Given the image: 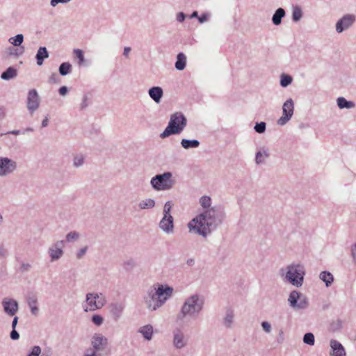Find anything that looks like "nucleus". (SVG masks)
Listing matches in <instances>:
<instances>
[{"instance_id":"nucleus-34","label":"nucleus","mask_w":356,"mask_h":356,"mask_svg":"<svg viewBox=\"0 0 356 356\" xmlns=\"http://www.w3.org/2000/svg\"><path fill=\"white\" fill-rule=\"evenodd\" d=\"M27 303L31 309V313L33 315H37L39 311L37 307V298L35 297H29L27 300Z\"/></svg>"},{"instance_id":"nucleus-26","label":"nucleus","mask_w":356,"mask_h":356,"mask_svg":"<svg viewBox=\"0 0 356 356\" xmlns=\"http://www.w3.org/2000/svg\"><path fill=\"white\" fill-rule=\"evenodd\" d=\"M337 104L340 109H350L355 106V104L352 101H348L345 97H340L337 99Z\"/></svg>"},{"instance_id":"nucleus-25","label":"nucleus","mask_w":356,"mask_h":356,"mask_svg":"<svg viewBox=\"0 0 356 356\" xmlns=\"http://www.w3.org/2000/svg\"><path fill=\"white\" fill-rule=\"evenodd\" d=\"M48 57L49 53L47 48L44 47H40L35 56L38 65L41 66L43 64L44 60Z\"/></svg>"},{"instance_id":"nucleus-17","label":"nucleus","mask_w":356,"mask_h":356,"mask_svg":"<svg viewBox=\"0 0 356 356\" xmlns=\"http://www.w3.org/2000/svg\"><path fill=\"white\" fill-rule=\"evenodd\" d=\"M124 308L125 305L122 302H114L108 305L109 313L115 321L122 317Z\"/></svg>"},{"instance_id":"nucleus-23","label":"nucleus","mask_w":356,"mask_h":356,"mask_svg":"<svg viewBox=\"0 0 356 356\" xmlns=\"http://www.w3.org/2000/svg\"><path fill=\"white\" fill-rule=\"evenodd\" d=\"M138 332L142 334L147 341H150L153 336V327L150 324L145 325L138 329Z\"/></svg>"},{"instance_id":"nucleus-5","label":"nucleus","mask_w":356,"mask_h":356,"mask_svg":"<svg viewBox=\"0 0 356 356\" xmlns=\"http://www.w3.org/2000/svg\"><path fill=\"white\" fill-rule=\"evenodd\" d=\"M187 124V119L181 112H176L170 115L168 126L161 134V138H165L171 135L181 134Z\"/></svg>"},{"instance_id":"nucleus-50","label":"nucleus","mask_w":356,"mask_h":356,"mask_svg":"<svg viewBox=\"0 0 356 356\" xmlns=\"http://www.w3.org/2000/svg\"><path fill=\"white\" fill-rule=\"evenodd\" d=\"M59 81L58 76L56 73H52L49 77V83H57Z\"/></svg>"},{"instance_id":"nucleus-35","label":"nucleus","mask_w":356,"mask_h":356,"mask_svg":"<svg viewBox=\"0 0 356 356\" xmlns=\"http://www.w3.org/2000/svg\"><path fill=\"white\" fill-rule=\"evenodd\" d=\"M200 204L204 209H209L211 208V198L209 196L204 195L200 198Z\"/></svg>"},{"instance_id":"nucleus-27","label":"nucleus","mask_w":356,"mask_h":356,"mask_svg":"<svg viewBox=\"0 0 356 356\" xmlns=\"http://www.w3.org/2000/svg\"><path fill=\"white\" fill-rule=\"evenodd\" d=\"M303 17V11L300 6H292V21L293 22H298Z\"/></svg>"},{"instance_id":"nucleus-61","label":"nucleus","mask_w":356,"mask_h":356,"mask_svg":"<svg viewBox=\"0 0 356 356\" xmlns=\"http://www.w3.org/2000/svg\"><path fill=\"white\" fill-rule=\"evenodd\" d=\"M18 323V317L15 316L12 322V328L15 329Z\"/></svg>"},{"instance_id":"nucleus-9","label":"nucleus","mask_w":356,"mask_h":356,"mask_svg":"<svg viewBox=\"0 0 356 356\" xmlns=\"http://www.w3.org/2000/svg\"><path fill=\"white\" fill-rule=\"evenodd\" d=\"M294 112V102L288 99L282 105V115L277 120V124L285 125L292 118Z\"/></svg>"},{"instance_id":"nucleus-7","label":"nucleus","mask_w":356,"mask_h":356,"mask_svg":"<svg viewBox=\"0 0 356 356\" xmlns=\"http://www.w3.org/2000/svg\"><path fill=\"white\" fill-rule=\"evenodd\" d=\"M106 302V297L102 293H88L86 296L85 312H94L102 308Z\"/></svg>"},{"instance_id":"nucleus-60","label":"nucleus","mask_w":356,"mask_h":356,"mask_svg":"<svg viewBox=\"0 0 356 356\" xmlns=\"http://www.w3.org/2000/svg\"><path fill=\"white\" fill-rule=\"evenodd\" d=\"M6 116V108L0 106V118H3Z\"/></svg>"},{"instance_id":"nucleus-51","label":"nucleus","mask_w":356,"mask_h":356,"mask_svg":"<svg viewBox=\"0 0 356 356\" xmlns=\"http://www.w3.org/2000/svg\"><path fill=\"white\" fill-rule=\"evenodd\" d=\"M8 255V250L5 246L0 243V259L4 258Z\"/></svg>"},{"instance_id":"nucleus-30","label":"nucleus","mask_w":356,"mask_h":356,"mask_svg":"<svg viewBox=\"0 0 356 356\" xmlns=\"http://www.w3.org/2000/svg\"><path fill=\"white\" fill-rule=\"evenodd\" d=\"M200 144L199 140L195 139L188 140L184 138L181 140V147L185 149L197 148L200 146Z\"/></svg>"},{"instance_id":"nucleus-18","label":"nucleus","mask_w":356,"mask_h":356,"mask_svg":"<svg viewBox=\"0 0 356 356\" xmlns=\"http://www.w3.org/2000/svg\"><path fill=\"white\" fill-rule=\"evenodd\" d=\"M188 340L184 333L179 329H176L172 332V344L177 349H181L186 346Z\"/></svg>"},{"instance_id":"nucleus-4","label":"nucleus","mask_w":356,"mask_h":356,"mask_svg":"<svg viewBox=\"0 0 356 356\" xmlns=\"http://www.w3.org/2000/svg\"><path fill=\"white\" fill-rule=\"evenodd\" d=\"M305 275V267L300 262H292L280 270L282 280L297 288L302 286Z\"/></svg>"},{"instance_id":"nucleus-41","label":"nucleus","mask_w":356,"mask_h":356,"mask_svg":"<svg viewBox=\"0 0 356 356\" xmlns=\"http://www.w3.org/2000/svg\"><path fill=\"white\" fill-rule=\"evenodd\" d=\"M266 124L264 122H257L254 125V129L258 134H263L265 132Z\"/></svg>"},{"instance_id":"nucleus-63","label":"nucleus","mask_w":356,"mask_h":356,"mask_svg":"<svg viewBox=\"0 0 356 356\" xmlns=\"http://www.w3.org/2000/svg\"><path fill=\"white\" fill-rule=\"evenodd\" d=\"M20 134H22V132L19 130H13L8 131L6 134H13L17 136Z\"/></svg>"},{"instance_id":"nucleus-19","label":"nucleus","mask_w":356,"mask_h":356,"mask_svg":"<svg viewBox=\"0 0 356 356\" xmlns=\"http://www.w3.org/2000/svg\"><path fill=\"white\" fill-rule=\"evenodd\" d=\"M331 350L330 356H346V353L343 345L335 339H331L330 341Z\"/></svg>"},{"instance_id":"nucleus-15","label":"nucleus","mask_w":356,"mask_h":356,"mask_svg":"<svg viewBox=\"0 0 356 356\" xmlns=\"http://www.w3.org/2000/svg\"><path fill=\"white\" fill-rule=\"evenodd\" d=\"M1 304L4 312L9 316H15L18 312V302L13 298H5L3 299Z\"/></svg>"},{"instance_id":"nucleus-62","label":"nucleus","mask_w":356,"mask_h":356,"mask_svg":"<svg viewBox=\"0 0 356 356\" xmlns=\"http://www.w3.org/2000/svg\"><path fill=\"white\" fill-rule=\"evenodd\" d=\"M198 20L200 23H203L207 20V15L204 14L202 15L199 18Z\"/></svg>"},{"instance_id":"nucleus-40","label":"nucleus","mask_w":356,"mask_h":356,"mask_svg":"<svg viewBox=\"0 0 356 356\" xmlns=\"http://www.w3.org/2000/svg\"><path fill=\"white\" fill-rule=\"evenodd\" d=\"M79 237H80V235L77 232H76V231L70 232L68 234H67V235H66V241L68 243H72L73 241L78 240L79 238Z\"/></svg>"},{"instance_id":"nucleus-58","label":"nucleus","mask_w":356,"mask_h":356,"mask_svg":"<svg viewBox=\"0 0 356 356\" xmlns=\"http://www.w3.org/2000/svg\"><path fill=\"white\" fill-rule=\"evenodd\" d=\"M185 17H186V16L184 13H179L177 15V20L179 22H183L185 19Z\"/></svg>"},{"instance_id":"nucleus-24","label":"nucleus","mask_w":356,"mask_h":356,"mask_svg":"<svg viewBox=\"0 0 356 356\" xmlns=\"http://www.w3.org/2000/svg\"><path fill=\"white\" fill-rule=\"evenodd\" d=\"M286 15L285 10L282 8H277L272 17V22L274 25L278 26L282 23V19Z\"/></svg>"},{"instance_id":"nucleus-11","label":"nucleus","mask_w":356,"mask_h":356,"mask_svg":"<svg viewBox=\"0 0 356 356\" xmlns=\"http://www.w3.org/2000/svg\"><path fill=\"white\" fill-rule=\"evenodd\" d=\"M65 247V241L60 240L52 243L48 248V254L51 262L60 259L63 254V248Z\"/></svg>"},{"instance_id":"nucleus-49","label":"nucleus","mask_w":356,"mask_h":356,"mask_svg":"<svg viewBox=\"0 0 356 356\" xmlns=\"http://www.w3.org/2000/svg\"><path fill=\"white\" fill-rule=\"evenodd\" d=\"M88 250V247L85 246L83 248H80L76 252V257L78 259H80L84 257Z\"/></svg>"},{"instance_id":"nucleus-14","label":"nucleus","mask_w":356,"mask_h":356,"mask_svg":"<svg viewBox=\"0 0 356 356\" xmlns=\"http://www.w3.org/2000/svg\"><path fill=\"white\" fill-rule=\"evenodd\" d=\"M40 106V97L35 89H31L28 92L27 96V108L32 114Z\"/></svg>"},{"instance_id":"nucleus-44","label":"nucleus","mask_w":356,"mask_h":356,"mask_svg":"<svg viewBox=\"0 0 356 356\" xmlns=\"http://www.w3.org/2000/svg\"><path fill=\"white\" fill-rule=\"evenodd\" d=\"M41 348L39 346H34L31 348L27 356H40L41 355Z\"/></svg>"},{"instance_id":"nucleus-42","label":"nucleus","mask_w":356,"mask_h":356,"mask_svg":"<svg viewBox=\"0 0 356 356\" xmlns=\"http://www.w3.org/2000/svg\"><path fill=\"white\" fill-rule=\"evenodd\" d=\"M75 56L79 59V64L82 65L84 63V55L82 50L79 49H75L73 51Z\"/></svg>"},{"instance_id":"nucleus-6","label":"nucleus","mask_w":356,"mask_h":356,"mask_svg":"<svg viewBox=\"0 0 356 356\" xmlns=\"http://www.w3.org/2000/svg\"><path fill=\"white\" fill-rule=\"evenodd\" d=\"M176 184L171 172L158 174L150 180L152 187L157 191H168L172 189Z\"/></svg>"},{"instance_id":"nucleus-29","label":"nucleus","mask_w":356,"mask_h":356,"mask_svg":"<svg viewBox=\"0 0 356 356\" xmlns=\"http://www.w3.org/2000/svg\"><path fill=\"white\" fill-rule=\"evenodd\" d=\"M319 278L325 282L327 287L330 286L334 282L332 274L328 271H322L319 275Z\"/></svg>"},{"instance_id":"nucleus-20","label":"nucleus","mask_w":356,"mask_h":356,"mask_svg":"<svg viewBox=\"0 0 356 356\" xmlns=\"http://www.w3.org/2000/svg\"><path fill=\"white\" fill-rule=\"evenodd\" d=\"M270 157L269 149L265 147H261L257 151L255 155V163L257 165L266 163L267 159Z\"/></svg>"},{"instance_id":"nucleus-38","label":"nucleus","mask_w":356,"mask_h":356,"mask_svg":"<svg viewBox=\"0 0 356 356\" xmlns=\"http://www.w3.org/2000/svg\"><path fill=\"white\" fill-rule=\"evenodd\" d=\"M24 41V36L22 34H17L15 37L9 39V42L14 46H20Z\"/></svg>"},{"instance_id":"nucleus-13","label":"nucleus","mask_w":356,"mask_h":356,"mask_svg":"<svg viewBox=\"0 0 356 356\" xmlns=\"http://www.w3.org/2000/svg\"><path fill=\"white\" fill-rule=\"evenodd\" d=\"M159 229L166 234H172L174 232V218L172 215H163L159 222Z\"/></svg>"},{"instance_id":"nucleus-16","label":"nucleus","mask_w":356,"mask_h":356,"mask_svg":"<svg viewBox=\"0 0 356 356\" xmlns=\"http://www.w3.org/2000/svg\"><path fill=\"white\" fill-rule=\"evenodd\" d=\"M355 20V16L353 15H345L342 18L337 21L336 24V31L338 33L349 29Z\"/></svg>"},{"instance_id":"nucleus-57","label":"nucleus","mask_w":356,"mask_h":356,"mask_svg":"<svg viewBox=\"0 0 356 356\" xmlns=\"http://www.w3.org/2000/svg\"><path fill=\"white\" fill-rule=\"evenodd\" d=\"M83 356H99V355L95 354L92 350H86Z\"/></svg>"},{"instance_id":"nucleus-10","label":"nucleus","mask_w":356,"mask_h":356,"mask_svg":"<svg viewBox=\"0 0 356 356\" xmlns=\"http://www.w3.org/2000/svg\"><path fill=\"white\" fill-rule=\"evenodd\" d=\"M17 168V162L8 157L0 156V177L13 174Z\"/></svg>"},{"instance_id":"nucleus-33","label":"nucleus","mask_w":356,"mask_h":356,"mask_svg":"<svg viewBox=\"0 0 356 356\" xmlns=\"http://www.w3.org/2000/svg\"><path fill=\"white\" fill-rule=\"evenodd\" d=\"M72 66L69 62H64L59 66L58 71L61 76H66L72 71Z\"/></svg>"},{"instance_id":"nucleus-28","label":"nucleus","mask_w":356,"mask_h":356,"mask_svg":"<svg viewBox=\"0 0 356 356\" xmlns=\"http://www.w3.org/2000/svg\"><path fill=\"white\" fill-rule=\"evenodd\" d=\"M156 205L154 200L152 198H145L139 202L138 207L141 210L151 209Z\"/></svg>"},{"instance_id":"nucleus-43","label":"nucleus","mask_w":356,"mask_h":356,"mask_svg":"<svg viewBox=\"0 0 356 356\" xmlns=\"http://www.w3.org/2000/svg\"><path fill=\"white\" fill-rule=\"evenodd\" d=\"M172 203L171 201H168L165 203L163 209V215H171V210L172 208Z\"/></svg>"},{"instance_id":"nucleus-53","label":"nucleus","mask_w":356,"mask_h":356,"mask_svg":"<svg viewBox=\"0 0 356 356\" xmlns=\"http://www.w3.org/2000/svg\"><path fill=\"white\" fill-rule=\"evenodd\" d=\"M351 255L354 264L356 266V243L351 247Z\"/></svg>"},{"instance_id":"nucleus-64","label":"nucleus","mask_w":356,"mask_h":356,"mask_svg":"<svg viewBox=\"0 0 356 356\" xmlns=\"http://www.w3.org/2000/svg\"><path fill=\"white\" fill-rule=\"evenodd\" d=\"M48 123H49V120H48V118H45L42 120V127H47Z\"/></svg>"},{"instance_id":"nucleus-21","label":"nucleus","mask_w":356,"mask_h":356,"mask_svg":"<svg viewBox=\"0 0 356 356\" xmlns=\"http://www.w3.org/2000/svg\"><path fill=\"white\" fill-rule=\"evenodd\" d=\"M234 310L232 307H227L225 310V314L223 317V325L227 328H232L234 320Z\"/></svg>"},{"instance_id":"nucleus-37","label":"nucleus","mask_w":356,"mask_h":356,"mask_svg":"<svg viewBox=\"0 0 356 356\" xmlns=\"http://www.w3.org/2000/svg\"><path fill=\"white\" fill-rule=\"evenodd\" d=\"M84 156L82 154H76L73 158V165L75 168H79L84 163Z\"/></svg>"},{"instance_id":"nucleus-47","label":"nucleus","mask_w":356,"mask_h":356,"mask_svg":"<svg viewBox=\"0 0 356 356\" xmlns=\"http://www.w3.org/2000/svg\"><path fill=\"white\" fill-rule=\"evenodd\" d=\"M23 52H24V47H21L20 51H19L18 49H15L14 47H10L8 49V53L12 56H19V55L22 54Z\"/></svg>"},{"instance_id":"nucleus-22","label":"nucleus","mask_w":356,"mask_h":356,"mask_svg":"<svg viewBox=\"0 0 356 356\" xmlns=\"http://www.w3.org/2000/svg\"><path fill=\"white\" fill-rule=\"evenodd\" d=\"M148 94L156 103H159L163 95V90L159 86H154L149 89Z\"/></svg>"},{"instance_id":"nucleus-8","label":"nucleus","mask_w":356,"mask_h":356,"mask_svg":"<svg viewBox=\"0 0 356 356\" xmlns=\"http://www.w3.org/2000/svg\"><path fill=\"white\" fill-rule=\"evenodd\" d=\"M288 302L294 310H305L308 308L309 303L307 297L303 293L293 290L288 298Z\"/></svg>"},{"instance_id":"nucleus-31","label":"nucleus","mask_w":356,"mask_h":356,"mask_svg":"<svg viewBox=\"0 0 356 356\" xmlns=\"http://www.w3.org/2000/svg\"><path fill=\"white\" fill-rule=\"evenodd\" d=\"M186 57L184 53H179L177 56V60L175 63V68L177 70L181 71L186 67Z\"/></svg>"},{"instance_id":"nucleus-3","label":"nucleus","mask_w":356,"mask_h":356,"mask_svg":"<svg viewBox=\"0 0 356 356\" xmlns=\"http://www.w3.org/2000/svg\"><path fill=\"white\" fill-rule=\"evenodd\" d=\"M204 306V299L202 296L197 293L191 295L184 301L177 316V321L197 319L203 311Z\"/></svg>"},{"instance_id":"nucleus-45","label":"nucleus","mask_w":356,"mask_h":356,"mask_svg":"<svg viewBox=\"0 0 356 356\" xmlns=\"http://www.w3.org/2000/svg\"><path fill=\"white\" fill-rule=\"evenodd\" d=\"M92 322L97 326H100L104 322V318L102 316L95 314L92 316Z\"/></svg>"},{"instance_id":"nucleus-12","label":"nucleus","mask_w":356,"mask_h":356,"mask_svg":"<svg viewBox=\"0 0 356 356\" xmlns=\"http://www.w3.org/2000/svg\"><path fill=\"white\" fill-rule=\"evenodd\" d=\"M108 343L107 339L102 334L95 333L91 338V348L87 350H93L95 354H98L99 351L104 350Z\"/></svg>"},{"instance_id":"nucleus-32","label":"nucleus","mask_w":356,"mask_h":356,"mask_svg":"<svg viewBox=\"0 0 356 356\" xmlns=\"http://www.w3.org/2000/svg\"><path fill=\"white\" fill-rule=\"evenodd\" d=\"M17 75V70L13 67H9L6 71H4L1 75V78L3 80H10L12 79H14Z\"/></svg>"},{"instance_id":"nucleus-55","label":"nucleus","mask_w":356,"mask_h":356,"mask_svg":"<svg viewBox=\"0 0 356 356\" xmlns=\"http://www.w3.org/2000/svg\"><path fill=\"white\" fill-rule=\"evenodd\" d=\"M31 268V265L29 263H22L20 266L22 271H29Z\"/></svg>"},{"instance_id":"nucleus-48","label":"nucleus","mask_w":356,"mask_h":356,"mask_svg":"<svg viewBox=\"0 0 356 356\" xmlns=\"http://www.w3.org/2000/svg\"><path fill=\"white\" fill-rule=\"evenodd\" d=\"M88 97L86 95H83V98H82V102L80 104V106H79V109L81 111L82 110H84L85 108H86L89 104H88Z\"/></svg>"},{"instance_id":"nucleus-39","label":"nucleus","mask_w":356,"mask_h":356,"mask_svg":"<svg viewBox=\"0 0 356 356\" xmlns=\"http://www.w3.org/2000/svg\"><path fill=\"white\" fill-rule=\"evenodd\" d=\"M303 342L307 345L314 346L315 343L314 335L311 332L306 333L303 337Z\"/></svg>"},{"instance_id":"nucleus-46","label":"nucleus","mask_w":356,"mask_h":356,"mask_svg":"<svg viewBox=\"0 0 356 356\" xmlns=\"http://www.w3.org/2000/svg\"><path fill=\"white\" fill-rule=\"evenodd\" d=\"M263 331L266 334H270L272 331L271 324L268 321H263L261 323Z\"/></svg>"},{"instance_id":"nucleus-2","label":"nucleus","mask_w":356,"mask_h":356,"mask_svg":"<svg viewBox=\"0 0 356 356\" xmlns=\"http://www.w3.org/2000/svg\"><path fill=\"white\" fill-rule=\"evenodd\" d=\"M173 293L172 286L157 282L147 289L143 302L147 310L154 312L163 307Z\"/></svg>"},{"instance_id":"nucleus-36","label":"nucleus","mask_w":356,"mask_h":356,"mask_svg":"<svg viewBox=\"0 0 356 356\" xmlns=\"http://www.w3.org/2000/svg\"><path fill=\"white\" fill-rule=\"evenodd\" d=\"M293 79L290 75L282 74L280 76V85L286 88L292 83Z\"/></svg>"},{"instance_id":"nucleus-56","label":"nucleus","mask_w":356,"mask_h":356,"mask_svg":"<svg viewBox=\"0 0 356 356\" xmlns=\"http://www.w3.org/2000/svg\"><path fill=\"white\" fill-rule=\"evenodd\" d=\"M58 91L60 95L65 96L68 92V88L66 86H62L59 88Z\"/></svg>"},{"instance_id":"nucleus-1","label":"nucleus","mask_w":356,"mask_h":356,"mask_svg":"<svg viewBox=\"0 0 356 356\" xmlns=\"http://www.w3.org/2000/svg\"><path fill=\"white\" fill-rule=\"evenodd\" d=\"M225 218L224 208L214 206L204 210L188 223L190 232L207 237L213 229L222 224Z\"/></svg>"},{"instance_id":"nucleus-59","label":"nucleus","mask_w":356,"mask_h":356,"mask_svg":"<svg viewBox=\"0 0 356 356\" xmlns=\"http://www.w3.org/2000/svg\"><path fill=\"white\" fill-rule=\"evenodd\" d=\"M131 50V48L129 47H124V51H123V55L125 57H128Z\"/></svg>"},{"instance_id":"nucleus-52","label":"nucleus","mask_w":356,"mask_h":356,"mask_svg":"<svg viewBox=\"0 0 356 356\" xmlns=\"http://www.w3.org/2000/svg\"><path fill=\"white\" fill-rule=\"evenodd\" d=\"M71 0H51L50 5L52 7L56 6L58 3H67Z\"/></svg>"},{"instance_id":"nucleus-54","label":"nucleus","mask_w":356,"mask_h":356,"mask_svg":"<svg viewBox=\"0 0 356 356\" xmlns=\"http://www.w3.org/2000/svg\"><path fill=\"white\" fill-rule=\"evenodd\" d=\"M10 337L11 338V339L13 340H17L19 339V333L16 331L15 329H13L11 332H10Z\"/></svg>"}]
</instances>
